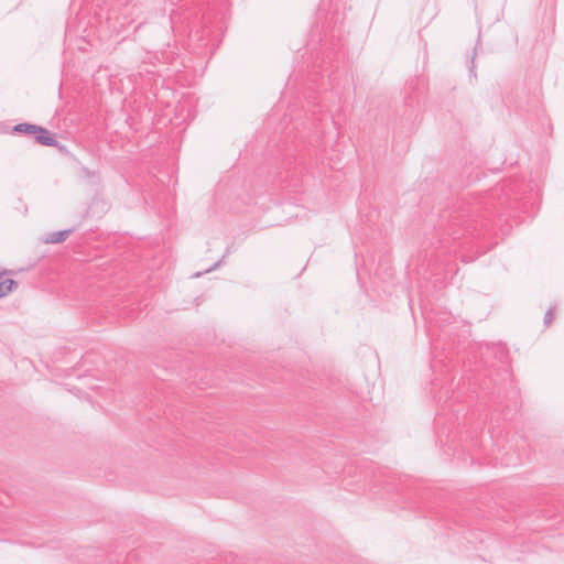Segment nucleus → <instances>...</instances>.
<instances>
[{
    "mask_svg": "<svg viewBox=\"0 0 564 564\" xmlns=\"http://www.w3.org/2000/svg\"><path fill=\"white\" fill-rule=\"evenodd\" d=\"M32 139L37 144L62 149V145L56 140L55 134L42 126L36 124Z\"/></svg>",
    "mask_w": 564,
    "mask_h": 564,
    "instance_id": "nucleus-2",
    "label": "nucleus"
},
{
    "mask_svg": "<svg viewBox=\"0 0 564 564\" xmlns=\"http://www.w3.org/2000/svg\"><path fill=\"white\" fill-rule=\"evenodd\" d=\"M220 264V261L216 262L212 268L207 269L205 272H210L213 270H215L216 268H218Z\"/></svg>",
    "mask_w": 564,
    "mask_h": 564,
    "instance_id": "nucleus-7",
    "label": "nucleus"
},
{
    "mask_svg": "<svg viewBox=\"0 0 564 564\" xmlns=\"http://www.w3.org/2000/svg\"><path fill=\"white\" fill-rule=\"evenodd\" d=\"M200 275H202L200 272H197V273L194 274L195 278H199Z\"/></svg>",
    "mask_w": 564,
    "mask_h": 564,
    "instance_id": "nucleus-9",
    "label": "nucleus"
},
{
    "mask_svg": "<svg viewBox=\"0 0 564 564\" xmlns=\"http://www.w3.org/2000/svg\"><path fill=\"white\" fill-rule=\"evenodd\" d=\"M471 62L474 63V58L471 59ZM474 69H475V65L473 64V65L469 67V72H470V74H474Z\"/></svg>",
    "mask_w": 564,
    "mask_h": 564,
    "instance_id": "nucleus-8",
    "label": "nucleus"
},
{
    "mask_svg": "<svg viewBox=\"0 0 564 564\" xmlns=\"http://www.w3.org/2000/svg\"><path fill=\"white\" fill-rule=\"evenodd\" d=\"M36 124L30 123V122H22L18 123L12 127V133H20L28 137H33V133L35 131Z\"/></svg>",
    "mask_w": 564,
    "mask_h": 564,
    "instance_id": "nucleus-3",
    "label": "nucleus"
},
{
    "mask_svg": "<svg viewBox=\"0 0 564 564\" xmlns=\"http://www.w3.org/2000/svg\"><path fill=\"white\" fill-rule=\"evenodd\" d=\"M72 231H73L72 229H64V230L51 232L45 241L48 243H61L68 238V236L72 234Z\"/></svg>",
    "mask_w": 564,
    "mask_h": 564,
    "instance_id": "nucleus-4",
    "label": "nucleus"
},
{
    "mask_svg": "<svg viewBox=\"0 0 564 564\" xmlns=\"http://www.w3.org/2000/svg\"><path fill=\"white\" fill-rule=\"evenodd\" d=\"M18 288V282L13 279L0 281V299L8 295Z\"/></svg>",
    "mask_w": 564,
    "mask_h": 564,
    "instance_id": "nucleus-5",
    "label": "nucleus"
},
{
    "mask_svg": "<svg viewBox=\"0 0 564 564\" xmlns=\"http://www.w3.org/2000/svg\"><path fill=\"white\" fill-rule=\"evenodd\" d=\"M554 318V312H553V308L550 307L545 314H544V325L545 326H549L552 322V319Z\"/></svg>",
    "mask_w": 564,
    "mask_h": 564,
    "instance_id": "nucleus-6",
    "label": "nucleus"
},
{
    "mask_svg": "<svg viewBox=\"0 0 564 564\" xmlns=\"http://www.w3.org/2000/svg\"><path fill=\"white\" fill-rule=\"evenodd\" d=\"M105 2H111L107 20L117 33L122 32L139 18L140 8L134 0H105Z\"/></svg>",
    "mask_w": 564,
    "mask_h": 564,
    "instance_id": "nucleus-1",
    "label": "nucleus"
}]
</instances>
